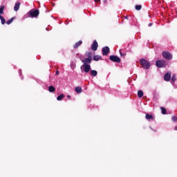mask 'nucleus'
<instances>
[{
    "instance_id": "f03ea898",
    "label": "nucleus",
    "mask_w": 177,
    "mask_h": 177,
    "mask_svg": "<svg viewBox=\"0 0 177 177\" xmlns=\"http://www.w3.org/2000/svg\"><path fill=\"white\" fill-rule=\"evenodd\" d=\"M156 67H158V68H162V67H165L167 66V62L164 59L158 60L156 62Z\"/></svg>"
},
{
    "instance_id": "7c9ffc66",
    "label": "nucleus",
    "mask_w": 177,
    "mask_h": 177,
    "mask_svg": "<svg viewBox=\"0 0 177 177\" xmlns=\"http://www.w3.org/2000/svg\"><path fill=\"white\" fill-rule=\"evenodd\" d=\"M95 2H100V0H94Z\"/></svg>"
},
{
    "instance_id": "7ed1b4c3",
    "label": "nucleus",
    "mask_w": 177,
    "mask_h": 177,
    "mask_svg": "<svg viewBox=\"0 0 177 177\" xmlns=\"http://www.w3.org/2000/svg\"><path fill=\"white\" fill-rule=\"evenodd\" d=\"M28 14L32 18L38 17V16H39V10L37 9L36 10L32 9L29 11Z\"/></svg>"
},
{
    "instance_id": "c85d7f7f",
    "label": "nucleus",
    "mask_w": 177,
    "mask_h": 177,
    "mask_svg": "<svg viewBox=\"0 0 177 177\" xmlns=\"http://www.w3.org/2000/svg\"><path fill=\"white\" fill-rule=\"evenodd\" d=\"M59 71H57L56 73H55V75H59Z\"/></svg>"
},
{
    "instance_id": "5701e85b",
    "label": "nucleus",
    "mask_w": 177,
    "mask_h": 177,
    "mask_svg": "<svg viewBox=\"0 0 177 177\" xmlns=\"http://www.w3.org/2000/svg\"><path fill=\"white\" fill-rule=\"evenodd\" d=\"M3 9H5V6H1L0 7V15H3Z\"/></svg>"
},
{
    "instance_id": "0eeeda50",
    "label": "nucleus",
    "mask_w": 177,
    "mask_h": 177,
    "mask_svg": "<svg viewBox=\"0 0 177 177\" xmlns=\"http://www.w3.org/2000/svg\"><path fill=\"white\" fill-rule=\"evenodd\" d=\"M102 55L103 56H107V55H109V53H110V48H109V46H105L104 48H102Z\"/></svg>"
},
{
    "instance_id": "f8f14e48",
    "label": "nucleus",
    "mask_w": 177,
    "mask_h": 177,
    "mask_svg": "<svg viewBox=\"0 0 177 177\" xmlns=\"http://www.w3.org/2000/svg\"><path fill=\"white\" fill-rule=\"evenodd\" d=\"M20 5H21L20 1H18L15 3V6L14 7L15 12H17V10H19V9H20Z\"/></svg>"
},
{
    "instance_id": "2eb2a0df",
    "label": "nucleus",
    "mask_w": 177,
    "mask_h": 177,
    "mask_svg": "<svg viewBox=\"0 0 177 177\" xmlns=\"http://www.w3.org/2000/svg\"><path fill=\"white\" fill-rule=\"evenodd\" d=\"M91 75L92 77H96V75H97V71H96L95 70H91Z\"/></svg>"
},
{
    "instance_id": "6e6552de",
    "label": "nucleus",
    "mask_w": 177,
    "mask_h": 177,
    "mask_svg": "<svg viewBox=\"0 0 177 177\" xmlns=\"http://www.w3.org/2000/svg\"><path fill=\"white\" fill-rule=\"evenodd\" d=\"M82 68L84 72L88 73L91 71V65L89 64H83Z\"/></svg>"
},
{
    "instance_id": "412c9836",
    "label": "nucleus",
    "mask_w": 177,
    "mask_h": 177,
    "mask_svg": "<svg viewBox=\"0 0 177 177\" xmlns=\"http://www.w3.org/2000/svg\"><path fill=\"white\" fill-rule=\"evenodd\" d=\"M160 110L162 111V114H167V109L165 107H160Z\"/></svg>"
},
{
    "instance_id": "1a4fd4ad",
    "label": "nucleus",
    "mask_w": 177,
    "mask_h": 177,
    "mask_svg": "<svg viewBox=\"0 0 177 177\" xmlns=\"http://www.w3.org/2000/svg\"><path fill=\"white\" fill-rule=\"evenodd\" d=\"M164 80H165V81H166L167 82H168V81H170V80H171V73H165V75H164Z\"/></svg>"
},
{
    "instance_id": "39448f33",
    "label": "nucleus",
    "mask_w": 177,
    "mask_h": 177,
    "mask_svg": "<svg viewBox=\"0 0 177 177\" xmlns=\"http://www.w3.org/2000/svg\"><path fill=\"white\" fill-rule=\"evenodd\" d=\"M162 57H164V59H166L167 60H171V59H172V54H170V53L168 51H163L162 53Z\"/></svg>"
},
{
    "instance_id": "423d86ee",
    "label": "nucleus",
    "mask_w": 177,
    "mask_h": 177,
    "mask_svg": "<svg viewBox=\"0 0 177 177\" xmlns=\"http://www.w3.org/2000/svg\"><path fill=\"white\" fill-rule=\"evenodd\" d=\"M99 47V44L96 40H94L91 45V50L93 52H96L97 50V48Z\"/></svg>"
},
{
    "instance_id": "a878e982",
    "label": "nucleus",
    "mask_w": 177,
    "mask_h": 177,
    "mask_svg": "<svg viewBox=\"0 0 177 177\" xmlns=\"http://www.w3.org/2000/svg\"><path fill=\"white\" fill-rule=\"evenodd\" d=\"M120 55L122 57H125V56H127V54L122 53V51L121 50H120Z\"/></svg>"
},
{
    "instance_id": "b1692460",
    "label": "nucleus",
    "mask_w": 177,
    "mask_h": 177,
    "mask_svg": "<svg viewBox=\"0 0 177 177\" xmlns=\"http://www.w3.org/2000/svg\"><path fill=\"white\" fill-rule=\"evenodd\" d=\"M86 55L88 56V59H90L92 60V53L91 52H89V53H86Z\"/></svg>"
},
{
    "instance_id": "ddd939ff",
    "label": "nucleus",
    "mask_w": 177,
    "mask_h": 177,
    "mask_svg": "<svg viewBox=\"0 0 177 177\" xmlns=\"http://www.w3.org/2000/svg\"><path fill=\"white\" fill-rule=\"evenodd\" d=\"M75 92H76V93H82V88L80 87V86H77L75 88Z\"/></svg>"
},
{
    "instance_id": "a211bd4d",
    "label": "nucleus",
    "mask_w": 177,
    "mask_h": 177,
    "mask_svg": "<svg viewBox=\"0 0 177 177\" xmlns=\"http://www.w3.org/2000/svg\"><path fill=\"white\" fill-rule=\"evenodd\" d=\"M48 91L49 92H55V91H56V88L53 86H50L48 87Z\"/></svg>"
},
{
    "instance_id": "f257e3e1",
    "label": "nucleus",
    "mask_w": 177,
    "mask_h": 177,
    "mask_svg": "<svg viewBox=\"0 0 177 177\" xmlns=\"http://www.w3.org/2000/svg\"><path fill=\"white\" fill-rule=\"evenodd\" d=\"M140 64L142 67V68H145V70H149L151 66L150 62L145 59H141L140 60Z\"/></svg>"
},
{
    "instance_id": "6ab92c4d",
    "label": "nucleus",
    "mask_w": 177,
    "mask_h": 177,
    "mask_svg": "<svg viewBox=\"0 0 177 177\" xmlns=\"http://www.w3.org/2000/svg\"><path fill=\"white\" fill-rule=\"evenodd\" d=\"M145 118L147 120H153V115H150L149 113L146 114Z\"/></svg>"
},
{
    "instance_id": "72a5a7b5",
    "label": "nucleus",
    "mask_w": 177,
    "mask_h": 177,
    "mask_svg": "<svg viewBox=\"0 0 177 177\" xmlns=\"http://www.w3.org/2000/svg\"><path fill=\"white\" fill-rule=\"evenodd\" d=\"M67 97H68V98H70V97H71V96H70V95H67Z\"/></svg>"
},
{
    "instance_id": "9b49d317",
    "label": "nucleus",
    "mask_w": 177,
    "mask_h": 177,
    "mask_svg": "<svg viewBox=\"0 0 177 177\" xmlns=\"http://www.w3.org/2000/svg\"><path fill=\"white\" fill-rule=\"evenodd\" d=\"M82 45V41L80 40L79 41L76 42L73 46L74 49H77L80 46Z\"/></svg>"
},
{
    "instance_id": "bb28decb",
    "label": "nucleus",
    "mask_w": 177,
    "mask_h": 177,
    "mask_svg": "<svg viewBox=\"0 0 177 177\" xmlns=\"http://www.w3.org/2000/svg\"><path fill=\"white\" fill-rule=\"evenodd\" d=\"M171 81L172 82H175V81H176V75H173V76L171 77Z\"/></svg>"
},
{
    "instance_id": "393cba45",
    "label": "nucleus",
    "mask_w": 177,
    "mask_h": 177,
    "mask_svg": "<svg viewBox=\"0 0 177 177\" xmlns=\"http://www.w3.org/2000/svg\"><path fill=\"white\" fill-rule=\"evenodd\" d=\"M0 20L1 21V24H5L6 23V19H5V18L3 17H2L1 18H0Z\"/></svg>"
},
{
    "instance_id": "aec40b11",
    "label": "nucleus",
    "mask_w": 177,
    "mask_h": 177,
    "mask_svg": "<svg viewBox=\"0 0 177 177\" xmlns=\"http://www.w3.org/2000/svg\"><path fill=\"white\" fill-rule=\"evenodd\" d=\"M143 91L142 90L138 91V97H143Z\"/></svg>"
},
{
    "instance_id": "4be33fe9",
    "label": "nucleus",
    "mask_w": 177,
    "mask_h": 177,
    "mask_svg": "<svg viewBox=\"0 0 177 177\" xmlns=\"http://www.w3.org/2000/svg\"><path fill=\"white\" fill-rule=\"evenodd\" d=\"M135 9L136 10H140L142 9V5H136Z\"/></svg>"
},
{
    "instance_id": "4468645a",
    "label": "nucleus",
    "mask_w": 177,
    "mask_h": 177,
    "mask_svg": "<svg viewBox=\"0 0 177 177\" xmlns=\"http://www.w3.org/2000/svg\"><path fill=\"white\" fill-rule=\"evenodd\" d=\"M93 59V60H95V62H99V60H102V56H100V55H94Z\"/></svg>"
},
{
    "instance_id": "c756f323",
    "label": "nucleus",
    "mask_w": 177,
    "mask_h": 177,
    "mask_svg": "<svg viewBox=\"0 0 177 177\" xmlns=\"http://www.w3.org/2000/svg\"><path fill=\"white\" fill-rule=\"evenodd\" d=\"M151 26H153V24L152 23H149V27H151Z\"/></svg>"
},
{
    "instance_id": "f3484780",
    "label": "nucleus",
    "mask_w": 177,
    "mask_h": 177,
    "mask_svg": "<svg viewBox=\"0 0 177 177\" xmlns=\"http://www.w3.org/2000/svg\"><path fill=\"white\" fill-rule=\"evenodd\" d=\"M13 20H15V17H12L11 19H8L6 21V24H8V26H9L10 24H12V23H13Z\"/></svg>"
},
{
    "instance_id": "f704fd0d",
    "label": "nucleus",
    "mask_w": 177,
    "mask_h": 177,
    "mask_svg": "<svg viewBox=\"0 0 177 177\" xmlns=\"http://www.w3.org/2000/svg\"><path fill=\"white\" fill-rule=\"evenodd\" d=\"M1 17H2V15H0V19H1Z\"/></svg>"
},
{
    "instance_id": "dca6fc26",
    "label": "nucleus",
    "mask_w": 177,
    "mask_h": 177,
    "mask_svg": "<svg viewBox=\"0 0 177 177\" xmlns=\"http://www.w3.org/2000/svg\"><path fill=\"white\" fill-rule=\"evenodd\" d=\"M66 95H64V94H61L57 97V100H59V101L62 100V99H64Z\"/></svg>"
},
{
    "instance_id": "20e7f679",
    "label": "nucleus",
    "mask_w": 177,
    "mask_h": 177,
    "mask_svg": "<svg viewBox=\"0 0 177 177\" xmlns=\"http://www.w3.org/2000/svg\"><path fill=\"white\" fill-rule=\"evenodd\" d=\"M109 60L113 63H121V59L117 55H110Z\"/></svg>"
},
{
    "instance_id": "2f4dec72",
    "label": "nucleus",
    "mask_w": 177,
    "mask_h": 177,
    "mask_svg": "<svg viewBox=\"0 0 177 177\" xmlns=\"http://www.w3.org/2000/svg\"><path fill=\"white\" fill-rule=\"evenodd\" d=\"M124 19H126L127 20H128V16H125Z\"/></svg>"
},
{
    "instance_id": "473e14b6",
    "label": "nucleus",
    "mask_w": 177,
    "mask_h": 177,
    "mask_svg": "<svg viewBox=\"0 0 177 177\" xmlns=\"http://www.w3.org/2000/svg\"><path fill=\"white\" fill-rule=\"evenodd\" d=\"M174 129L175 131H177V126L175 127Z\"/></svg>"
},
{
    "instance_id": "9d476101",
    "label": "nucleus",
    "mask_w": 177,
    "mask_h": 177,
    "mask_svg": "<svg viewBox=\"0 0 177 177\" xmlns=\"http://www.w3.org/2000/svg\"><path fill=\"white\" fill-rule=\"evenodd\" d=\"M82 62L83 64H91L92 63V59L90 58H84Z\"/></svg>"
},
{
    "instance_id": "cd10ccee",
    "label": "nucleus",
    "mask_w": 177,
    "mask_h": 177,
    "mask_svg": "<svg viewBox=\"0 0 177 177\" xmlns=\"http://www.w3.org/2000/svg\"><path fill=\"white\" fill-rule=\"evenodd\" d=\"M171 120H172V121H173L174 122H176V121H177V117L175 116V115H174V116H172Z\"/></svg>"
}]
</instances>
